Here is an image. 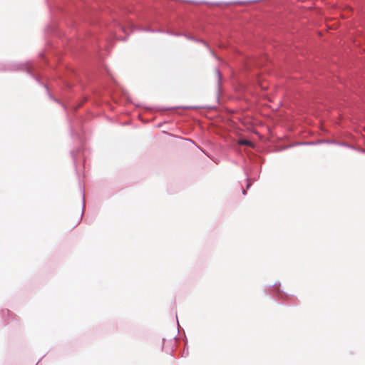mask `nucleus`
Returning a JSON list of instances; mask_svg holds the SVG:
<instances>
[{
  "mask_svg": "<svg viewBox=\"0 0 365 365\" xmlns=\"http://www.w3.org/2000/svg\"><path fill=\"white\" fill-rule=\"evenodd\" d=\"M240 145H252V143L249 140H241L240 141Z\"/></svg>",
  "mask_w": 365,
  "mask_h": 365,
  "instance_id": "f257e3e1",
  "label": "nucleus"
}]
</instances>
